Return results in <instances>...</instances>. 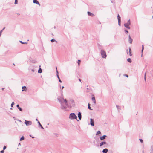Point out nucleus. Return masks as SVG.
Returning a JSON list of instances; mask_svg holds the SVG:
<instances>
[{
    "label": "nucleus",
    "mask_w": 153,
    "mask_h": 153,
    "mask_svg": "<svg viewBox=\"0 0 153 153\" xmlns=\"http://www.w3.org/2000/svg\"><path fill=\"white\" fill-rule=\"evenodd\" d=\"M51 42H54V41H56V42H57L55 40V39H52L51 40Z\"/></svg>",
    "instance_id": "nucleus-25"
},
{
    "label": "nucleus",
    "mask_w": 153,
    "mask_h": 153,
    "mask_svg": "<svg viewBox=\"0 0 153 153\" xmlns=\"http://www.w3.org/2000/svg\"><path fill=\"white\" fill-rule=\"evenodd\" d=\"M106 137V135H104L102 137H100V139L101 140H104V139H105Z\"/></svg>",
    "instance_id": "nucleus-9"
},
{
    "label": "nucleus",
    "mask_w": 153,
    "mask_h": 153,
    "mask_svg": "<svg viewBox=\"0 0 153 153\" xmlns=\"http://www.w3.org/2000/svg\"><path fill=\"white\" fill-rule=\"evenodd\" d=\"M108 149H105L102 150V152L103 153H107L108 152Z\"/></svg>",
    "instance_id": "nucleus-14"
},
{
    "label": "nucleus",
    "mask_w": 153,
    "mask_h": 153,
    "mask_svg": "<svg viewBox=\"0 0 153 153\" xmlns=\"http://www.w3.org/2000/svg\"><path fill=\"white\" fill-rule=\"evenodd\" d=\"M4 88H2V90H4Z\"/></svg>",
    "instance_id": "nucleus-46"
},
{
    "label": "nucleus",
    "mask_w": 153,
    "mask_h": 153,
    "mask_svg": "<svg viewBox=\"0 0 153 153\" xmlns=\"http://www.w3.org/2000/svg\"><path fill=\"white\" fill-rule=\"evenodd\" d=\"M144 78V80H145V81H146V73H145V74Z\"/></svg>",
    "instance_id": "nucleus-26"
},
{
    "label": "nucleus",
    "mask_w": 153,
    "mask_h": 153,
    "mask_svg": "<svg viewBox=\"0 0 153 153\" xmlns=\"http://www.w3.org/2000/svg\"><path fill=\"white\" fill-rule=\"evenodd\" d=\"M92 100L93 101L94 103L95 104H96V101H95V97H92Z\"/></svg>",
    "instance_id": "nucleus-16"
},
{
    "label": "nucleus",
    "mask_w": 153,
    "mask_h": 153,
    "mask_svg": "<svg viewBox=\"0 0 153 153\" xmlns=\"http://www.w3.org/2000/svg\"><path fill=\"white\" fill-rule=\"evenodd\" d=\"M116 106H117V107H118V106L117 105Z\"/></svg>",
    "instance_id": "nucleus-53"
},
{
    "label": "nucleus",
    "mask_w": 153,
    "mask_h": 153,
    "mask_svg": "<svg viewBox=\"0 0 153 153\" xmlns=\"http://www.w3.org/2000/svg\"><path fill=\"white\" fill-rule=\"evenodd\" d=\"M88 108L90 110H92V109L91 108V107L89 106L88 107Z\"/></svg>",
    "instance_id": "nucleus-38"
},
{
    "label": "nucleus",
    "mask_w": 153,
    "mask_h": 153,
    "mask_svg": "<svg viewBox=\"0 0 153 153\" xmlns=\"http://www.w3.org/2000/svg\"><path fill=\"white\" fill-rule=\"evenodd\" d=\"M127 54H128V50H127Z\"/></svg>",
    "instance_id": "nucleus-48"
},
{
    "label": "nucleus",
    "mask_w": 153,
    "mask_h": 153,
    "mask_svg": "<svg viewBox=\"0 0 153 153\" xmlns=\"http://www.w3.org/2000/svg\"><path fill=\"white\" fill-rule=\"evenodd\" d=\"M4 150H2V151H1L0 152L1 153H4Z\"/></svg>",
    "instance_id": "nucleus-39"
},
{
    "label": "nucleus",
    "mask_w": 153,
    "mask_h": 153,
    "mask_svg": "<svg viewBox=\"0 0 153 153\" xmlns=\"http://www.w3.org/2000/svg\"><path fill=\"white\" fill-rule=\"evenodd\" d=\"M90 124L92 126H94V120L92 119H90Z\"/></svg>",
    "instance_id": "nucleus-6"
},
{
    "label": "nucleus",
    "mask_w": 153,
    "mask_h": 153,
    "mask_svg": "<svg viewBox=\"0 0 153 153\" xmlns=\"http://www.w3.org/2000/svg\"><path fill=\"white\" fill-rule=\"evenodd\" d=\"M80 61H81L80 60H78V63L79 65V64H80Z\"/></svg>",
    "instance_id": "nucleus-32"
},
{
    "label": "nucleus",
    "mask_w": 153,
    "mask_h": 153,
    "mask_svg": "<svg viewBox=\"0 0 153 153\" xmlns=\"http://www.w3.org/2000/svg\"><path fill=\"white\" fill-rule=\"evenodd\" d=\"M14 104V102H12V103L11 104V106L12 107H13V105Z\"/></svg>",
    "instance_id": "nucleus-27"
},
{
    "label": "nucleus",
    "mask_w": 153,
    "mask_h": 153,
    "mask_svg": "<svg viewBox=\"0 0 153 153\" xmlns=\"http://www.w3.org/2000/svg\"><path fill=\"white\" fill-rule=\"evenodd\" d=\"M128 37H129L128 41L131 44V43H132V39L130 35Z\"/></svg>",
    "instance_id": "nucleus-8"
},
{
    "label": "nucleus",
    "mask_w": 153,
    "mask_h": 153,
    "mask_svg": "<svg viewBox=\"0 0 153 153\" xmlns=\"http://www.w3.org/2000/svg\"><path fill=\"white\" fill-rule=\"evenodd\" d=\"M32 71L33 72H34V69H32Z\"/></svg>",
    "instance_id": "nucleus-43"
},
{
    "label": "nucleus",
    "mask_w": 153,
    "mask_h": 153,
    "mask_svg": "<svg viewBox=\"0 0 153 153\" xmlns=\"http://www.w3.org/2000/svg\"><path fill=\"white\" fill-rule=\"evenodd\" d=\"M19 145H20V143H19Z\"/></svg>",
    "instance_id": "nucleus-50"
},
{
    "label": "nucleus",
    "mask_w": 153,
    "mask_h": 153,
    "mask_svg": "<svg viewBox=\"0 0 153 153\" xmlns=\"http://www.w3.org/2000/svg\"><path fill=\"white\" fill-rule=\"evenodd\" d=\"M78 116L79 119L80 120H81V119L82 116L81 113L80 112H79L78 113Z\"/></svg>",
    "instance_id": "nucleus-7"
},
{
    "label": "nucleus",
    "mask_w": 153,
    "mask_h": 153,
    "mask_svg": "<svg viewBox=\"0 0 153 153\" xmlns=\"http://www.w3.org/2000/svg\"><path fill=\"white\" fill-rule=\"evenodd\" d=\"M100 133H101V132H100V131H97V132L96 133V135H98V134H100Z\"/></svg>",
    "instance_id": "nucleus-28"
},
{
    "label": "nucleus",
    "mask_w": 153,
    "mask_h": 153,
    "mask_svg": "<svg viewBox=\"0 0 153 153\" xmlns=\"http://www.w3.org/2000/svg\"><path fill=\"white\" fill-rule=\"evenodd\" d=\"M124 26L126 28L130 29V27H129V25L127 23H125L124 24Z\"/></svg>",
    "instance_id": "nucleus-11"
},
{
    "label": "nucleus",
    "mask_w": 153,
    "mask_h": 153,
    "mask_svg": "<svg viewBox=\"0 0 153 153\" xmlns=\"http://www.w3.org/2000/svg\"><path fill=\"white\" fill-rule=\"evenodd\" d=\"M71 102H72V103H74V101H71Z\"/></svg>",
    "instance_id": "nucleus-44"
},
{
    "label": "nucleus",
    "mask_w": 153,
    "mask_h": 153,
    "mask_svg": "<svg viewBox=\"0 0 153 153\" xmlns=\"http://www.w3.org/2000/svg\"><path fill=\"white\" fill-rule=\"evenodd\" d=\"M127 61L130 63L131 62V60L130 58H128L127 59Z\"/></svg>",
    "instance_id": "nucleus-20"
},
{
    "label": "nucleus",
    "mask_w": 153,
    "mask_h": 153,
    "mask_svg": "<svg viewBox=\"0 0 153 153\" xmlns=\"http://www.w3.org/2000/svg\"><path fill=\"white\" fill-rule=\"evenodd\" d=\"M36 121H38V119H36Z\"/></svg>",
    "instance_id": "nucleus-51"
},
{
    "label": "nucleus",
    "mask_w": 153,
    "mask_h": 153,
    "mask_svg": "<svg viewBox=\"0 0 153 153\" xmlns=\"http://www.w3.org/2000/svg\"><path fill=\"white\" fill-rule=\"evenodd\" d=\"M22 91H26L27 89H26V87L25 86H23L22 87Z\"/></svg>",
    "instance_id": "nucleus-13"
},
{
    "label": "nucleus",
    "mask_w": 153,
    "mask_h": 153,
    "mask_svg": "<svg viewBox=\"0 0 153 153\" xmlns=\"http://www.w3.org/2000/svg\"><path fill=\"white\" fill-rule=\"evenodd\" d=\"M125 76H126V77H128V75H127V74H125Z\"/></svg>",
    "instance_id": "nucleus-40"
},
{
    "label": "nucleus",
    "mask_w": 153,
    "mask_h": 153,
    "mask_svg": "<svg viewBox=\"0 0 153 153\" xmlns=\"http://www.w3.org/2000/svg\"><path fill=\"white\" fill-rule=\"evenodd\" d=\"M125 31L126 32V33H128V31L127 30H125Z\"/></svg>",
    "instance_id": "nucleus-41"
},
{
    "label": "nucleus",
    "mask_w": 153,
    "mask_h": 153,
    "mask_svg": "<svg viewBox=\"0 0 153 153\" xmlns=\"http://www.w3.org/2000/svg\"><path fill=\"white\" fill-rule=\"evenodd\" d=\"M69 118L71 120L77 119V116L74 113H71L70 114Z\"/></svg>",
    "instance_id": "nucleus-2"
},
{
    "label": "nucleus",
    "mask_w": 153,
    "mask_h": 153,
    "mask_svg": "<svg viewBox=\"0 0 153 153\" xmlns=\"http://www.w3.org/2000/svg\"><path fill=\"white\" fill-rule=\"evenodd\" d=\"M117 19L118 20V21H121V17L119 16V14H118Z\"/></svg>",
    "instance_id": "nucleus-15"
},
{
    "label": "nucleus",
    "mask_w": 153,
    "mask_h": 153,
    "mask_svg": "<svg viewBox=\"0 0 153 153\" xmlns=\"http://www.w3.org/2000/svg\"><path fill=\"white\" fill-rule=\"evenodd\" d=\"M33 3H36L38 4L39 6L40 5V4L38 1L37 0H33Z\"/></svg>",
    "instance_id": "nucleus-10"
},
{
    "label": "nucleus",
    "mask_w": 153,
    "mask_h": 153,
    "mask_svg": "<svg viewBox=\"0 0 153 153\" xmlns=\"http://www.w3.org/2000/svg\"><path fill=\"white\" fill-rule=\"evenodd\" d=\"M18 3V1L17 0H15V4H16Z\"/></svg>",
    "instance_id": "nucleus-31"
},
{
    "label": "nucleus",
    "mask_w": 153,
    "mask_h": 153,
    "mask_svg": "<svg viewBox=\"0 0 153 153\" xmlns=\"http://www.w3.org/2000/svg\"><path fill=\"white\" fill-rule=\"evenodd\" d=\"M101 54L102 57L104 58H105L106 57V53L103 50H101Z\"/></svg>",
    "instance_id": "nucleus-3"
},
{
    "label": "nucleus",
    "mask_w": 153,
    "mask_h": 153,
    "mask_svg": "<svg viewBox=\"0 0 153 153\" xmlns=\"http://www.w3.org/2000/svg\"><path fill=\"white\" fill-rule=\"evenodd\" d=\"M64 88V87L63 86H62V89Z\"/></svg>",
    "instance_id": "nucleus-45"
},
{
    "label": "nucleus",
    "mask_w": 153,
    "mask_h": 153,
    "mask_svg": "<svg viewBox=\"0 0 153 153\" xmlns=\"http://www.w3.org/2000/svg\"><path fill=\"white\" fill-rule=\"evenodd\" d=\"M79 81H80V82H81V79H79Z\"/></svg>",
    "instance_id": "nucleus-47"
},
{
    "label": "nucleus",
    "mask_w": 153,
    "mask_h": 153,
    "mask_svg": "<svg viewBox=\"0 0 153 153\" xmlns=\"http://www.w3.org/2000/svg\"><path fill=\"white\" fill-rule=\"evenodd\" d=\"M90 104L89 103L88 105V107L89 106H90Z\"/></svg>",
    "instance_id": "nucleus-49"
},
{
    "label": "nucleus",
    "mask_w": 153,
    "mask_h": 153,
    "mask_svg": "<svg viewBox=\"0 0 153 153\" xmlns=\"http://www.w3.org/2000/svg\"><path fill=\"white\" fill-rule=\"evenodd\" d=\"M24 137L23 136H22L20 139V141H22V140H24Z\"/></svg>",
    "instance_id": "nucleus-23"
},
{
    "label": "nucleus",
    "mask_w": 153,
    "mask_h": 153,
    "mask_svg": "<svg viewBox=\"0 0 153 153\" xmlns=\"http://www.w3.org/2000/svg\"><path fill=\"white\" fill-rule=\"evenodd\" d=\"M88 14L89 16H94V14H93L89 12H88Z\"/></svg>",
    "instance_id": "nucleus-12"
},
{
    "label": "nucleus",
    "mask_w": 153,
    "mask_h": 153,
    "mask_svg": "<svg viewBox=\"0 0 153 153\" xmlns=\"http://www.w3.org/2000/svg\"><path fill=\"white\" fill-rule=\"evenodd\" d=\"M38 123L39 125V126L41 127V128L43 129H44V128L43 127V126H42V125H41V124H40V122L38 121Z\"/></svg>",
    "instance_id": "nucleus-17"
},
{
    "label": "nucleus",
    "mask_w": 153,
    "mask_h": 153,
    "mask_svg": "<svg viewBox=\"0 0 153 153\" xmlns=\"http://www.w3.org/2000/svg\"><path fill=\"white\" fill-rule=\"evenodd\" d=\"M152 18H153V16H152Z\"/></svg>",
    "instance_id": "nucleus-54"
},
{
    "label": "nucleus",
    "mask_w": 153,
    "mask_h": 153,
    "mask_svg": "<svg viewBox=\"0 0 153 153\" xmlns=\"http://www.w3.org/2000/svg\"><path fill=\"white\" fill-rule=\"evenodd\" d=\"M16 107H17V108H19V105H16Z\"/></svg>",
    "instance_id": "nucleus-42"
},
{
    "label": "nucleus",
    "mask_w": 153,
    "mask_h": 153,
    "mask_svg": "<svg viewBox=\"0 0 153 153\" xmlns=\"http://www.w3.org/2000/svg\"><path fill=\"white\" fill-rule=\"evenodd\" d=\"M143 49H144V46H143V45H142V51H141V52H142V53L143 52Z\"/></svg>",
    "instance_id": "nucleus-30"
},
{
    "label": "nucleus",
    "mask_w": 153,
    "mask_h": 153,
    "mask_svg": "<svg viewBox=\"0 0 153 153\" xmlns=\"http://www.w3.org/2000/svg\"><path fill=\"white\" fill-rule=\"evenodd\" d=\"M106 144H107V143L106 142L102 141L100 143V147H102L103 145H104Z\"/></svg>",
    "instance_id": "nucleus-5"
},
{
    "label": "nucleus",
    "mask_w": 153,
    "mask_h": 153,
    "mask_svg": "<svg viewBox=\"0 0 153 153\" xmlns=\"http://www.w3.org/2000/svg\"><path fill=\"white\" fill-rule=\"evenodd\" d=\"M6 148V147L5 146H4L3 147V150H4Z\"/></svg>",
    "instance_id": "nucleus-37"
},
{
    "label": "nucleus",
    "mask_w": 153,
    "mask_h": 153,
    "mask_svg": "<svg viewBox=\"0 0 153 153\" xmlns=\"http://www.w3.org/2000/svg\"><path fill=\"white\" fill-rule=\"evenodd\" d=\"M129 25L130 24H131V23H130V20H128V22H127V23Z\"/></svg>",
    "instance_id": "nucleus-24"
},
{
    "label": "nucleus",
    "mask_w": 153,
    "mask_h": 153,
    "mask_svg": "<svg viewBox=\"0 0 153 153\" xmlns=\"http://www.w3.org/2000/svg\"><path fill=\"white\" fill-rule=\"evenodd\" d=\"M58 100L60 102L61 104V108L62 109H64L69 107V106L66 99H64L61 98L58 99Z\"/></svg>",
    "instance_id": "nucleus-1"
},
{
    "label": "nucleus",
    "mask_w": 153,
    "mask_h": 153,
    "mask_svg": "<svg viewBox=\"0 0 153 153\" xmlns=\"http://www.w3.org/2000/svg\"><path fill=\"white\" fill-rule=\"evenodd\" d=\"M129 54L130 56H131L132 55V54H131V48H129Z\"/></svg>",
    "instance_id": "nucleus-18"
},
{
    "label": "nucleus",
    "mask_w": 153,
    "mask_h": 153,
    "mask_svg": "<svg viewBox=\"0 0 153 153\" xmlns=\"http://www.w3.org/2000/svg\"><path fill=\"white\" fill-rule=\"evenodd\" d=\"M57 77L58 78V79H59V82H60L61 83V82H62V81H61V80H60V78H59V75H57Z\"/></svg>",
    "instance_id": "nucleus-22"
},
{
    "label": "nucleus",
    "mask_w": 153,
    "mask_h": 153,
    "mask_svg": "<svg viewBox=\"0 0 153 153\" xmlns=\"http://www.w3.org/2000/svg\"><path fill=\"white\" fill-rule=\"evenodd\" d=\"M56 69L57 70V67H56Z\"/></svg>",
    "instance_id": "nucleus-52"
},
{
    "label": "nucleus",
    "mask_w": 153,
    "mask_h": 153,
    "mask_svg": "<svg viewBox=\"0 0 153 153\" xmlns=\"http://www.w3.org/2000/svg\"><path fill=\"white\" fill-rule=\"evenodd\" d=\"M56 74L57 76V75H58V72L57 70H56Z\"/></svg>",
    "instance_id": "nucleus-33"
},
{
    "label": "nucleus",
    "mask_w": 153,
    "mask_h": 153,
    "mask_svg": "<svg viewBox=\"0 0 153 153\" xmlns=\"http://www.w3.org/2000/svg\"><path fill=\"white\" fill-rule=\"evenodd\" d=\"M32 122L30 121H27L26 120H25V124L26 126H29L30 125L32 124Z\"/></svg>",
    "instance_id": "nucleus-4"
},
{
    "label": "nucleus",
    "mask_w": 153,
    "mask_h": 153,
    "mask_svg": "<svg viewBox=\"0 0 153 153\" xmlns=\"http://www.w3.org/2000/svg\"><path fill=\"white\" fill-rule=\"evenodd\" d=\"M140 141V142H141V143H143V140L142 139H139Z\"/></svg>",
    "instance_id": "nucleus-35"
},
{
    "label": "nucleus",
    "mask_w": 153,
    "mask_h": 153,
    "mask_svg": "<svg viewBox=\"0 0 153 153\" xmlns=\"http://www.w3.org/2000/svg\"><path fill=\"white\" fill-rule=\"evenodd\" d=\"M42 70L41 69V68H40L38 70V72L39 73H41L42 72Z\"/></svg>",
    "instance_id": "nucleus-19"
},
{
    "label": "nucleus",
    "mask_w": 153,
    "mask_h": 153,
    "mask_svg": "<svg viewBox=\"0 0 153 153\" xmlns=\"http://www.w3.org/2000/svg\"><path fill=\"white\" fill-rule=\"evenodd\" d=\"M5 27H4V28H3V29L2 30H1V31H0V36H1L2 32L3 31V30L5 29Z\"/></svg>",
    "instance_id": "nucleus-21"
},
{
    "label": "nucleus",
    "mask_w": 153,
    "mask_h": 153,
    "mask_svg": "<svg viewBox=\"0 0 153 153\" xmlns=\"http://www.w3.org/2000/svg\"><path fill=\"white\" fill-rule=\"evenodd\" d=\"M120 22L121 21H118V25H119L120 26Z\"/></svg>",
    "instance_id": "nucleus-36"
},
{
    "label": "nucleus",
    "mask_w": 153,
    "mask_h": 153,
    "mask_svg": "<svg viewBox=\"0 0 153 153\" xmlns=\"http://www.w3.org/2000/svg\"><path fill=\"white\" fill-rule=\"evenodd\" d=\"M20 42L21 43H22V44H27V42H23L21 41H20Z\"/></svg>",
    "instance_id": "nucleus-29"
},
{
    "label": "nucleus",
    "mask_w": 153,
    "mask_h": 153,
    "mask_svg": "<svg viewBox=\"0 0 153 153\" xmlns=\"http://www.w3.org/2000/svg\"><path fill=\"white\" fill-rule=\"evenodd\" d=\"M18 109H19V110L20 111H22V108L20 107H19L18 108Z\"/></svg>",
    "instance_id": "nucleus-34"
}]
</instances>
